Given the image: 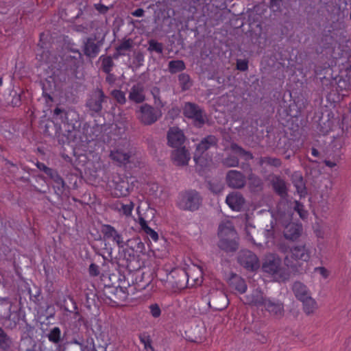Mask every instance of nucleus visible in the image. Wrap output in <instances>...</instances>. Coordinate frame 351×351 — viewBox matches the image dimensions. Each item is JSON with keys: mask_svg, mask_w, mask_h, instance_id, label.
<instances>
[{"mask_svg": "<svg viewBox=\"0 0 351 351\" xmlns=\"http://www.w3.org/2000/svg\"><path fill=\"white\" fill-rule=\"evenodd\" d=\"M272 217L276 218V223H281L282 225H285L287 220L291 217L289 214L282 213L280 210L276 214L272 213Z\"/></svg>", "mask_w": 351, "mask_h": 351, "instance_id": "473e14b6", "label": "nucleus"}, {"mask_svg": "<svg viewBox=\"0 0 351 351\" xmlns=\"http://www.w3.org/2000/svg\"><path fill=\"white\" fill-rule=\"evenodd\" d=\"M138 223L141 229L149 236L154 241H157L158 239V233L148 226L147 221L142 217H138Z\"/></svg>", "mask_w": 351, "mask_h": 351, "instance_id": "393cba45", "label": "nucleus"}, {"mask_svg": "<svg viewBox=\"0 0 351 351\" xmlns=\"http://www.w3.org/2000/svg\"><path fill=\"white\" fill-rule=\"evenodd\" d=\"M262 164L267 163L274 167H278L280 165V161L277 158H267L261 160Z\"/></svg>", "mask_w": 351, "mask_h": 351, "instance_id": "37998d69", "label": "nucleus"}, {"mask_svg": "<svg viewBox=\"0 0 351 351\" xmlns=\"http://www.w3.org/2000/svg\"><path fill=\"white\" fill-rule=\"evenodd\" d=\"M337 89L339 91L351 90V74L346 75L345 77L339 79Z\"/></svg>", "mask_w": 351, "mask_h": 351, "instance_id": "bb28decb", "label": "nucleus"}, {"mask_svg": "<svg viewBox=\"0 0 351 351\" xmlns=\"http://www.w3.org/2000/svg\"><path fill=\"white\" fill-rule=\"evenodd\" d=\"M294 209L302 219H305L307 217V211L304 210V206L299 202H295Z\"/></svg>", "mask_w": 351, "mask_h": 351, "instance_id": "e433bc0d", "label": "nucleus"}, {"mask_svg": "<svg viewBox=\"0 0 351 351\" xmlns=\"http://www.w3.org/2000/svg\"><path fill=\"white\" fill-rule=\"evenodd\" d=\"M222 298L226 300V297L224 295H222Z\"/></svg>", "mask_w": 351, "mask_h": 351, "instance_id": "e2e57ef3", "label": "nucleus"}, {"mask_svg": "<svg viewBox=\"0 0 351 351\" xmlns=\"http://www.w3.org/2000/svg\"><path fill=\"white\" fill-rule=\"evenodd\" d=\"M275 191L281 196H283L286 192V186L285 182L282 180H277L274 183Z\"/></svg>", "mask_w": 351, "mask_h": 351, "instance_id": "f704fd0d", "label": "nucleus"}, {"mask_svg": "<svg viewBox=\"0 0 351 351\" xmlns=\"http://www.w3.org/2000/svg\"><path fill=\"white\" fill-rule=\"evenodd\" d=\"M326 165L329 167H334L336 166L337 162L335 161H330V160H325Z\"/></svg>", "mask_w": 351, "mask_h": 351, "instance_id": "864d4df0", "label": "nucleus"}, {"mask_svg": "<svg viewBox=\"0 0 351 351\" xmlns=\"http://www.w3.org/2000/svg\"><path fill=\"white\" fill-rule=\"evenodd\" d=\"M149 49L160 53L162 52V46L160 43L152 40L149 42Z\"/></svg>", "mask_w": 351, "mask_h": 351, "instance_id": "a19ab883", "label": "nucleus"}, {"mask_svg": "<svg viewBox=\"0 0 351 351\" xmlns=\"http://www.w3.org/2000/svg\"><path fill=\"white\" fill-rule=\"evenodd\" d=\"M132 45V40L130 39L123 40L119 46L117 47V52L118 55H124V52L129 50Z\"/></svg>", "mask_w": 351, "mask_h": 351, "instance_id": "c756f323", "label": "nucleus"}, {"mask_svg": "<svg viewBox=\"0 0 351 351\" xmlns=\"http://www.w3.org/2000/svg\"><path fill=\"white\" fill-rule=\"evenodd\" d=\"M184 114L186 117L192 119L195 124L198 126L202 125L204 122L202 112L193 104L187 103L184 105Z\"/></svg>", "mask_w": 351, "mask_h": 351, "instance_id": "6e6552de", "label": "nucleus"}, {"mask_svg": "<svg viewBox=\"0 0 351 351\" xmlns=\"http://www.w3.org/2000/svg\"><path fill=\"white\" fill-rule=\"evenodd\" d=\"M161 115L162 112L160 110H156L151 106L144 104L140 108L138 117L145 125H151L161 117Z\"/></svg>", "mask_w": 351, "mask_h": 351, "instance_id": "0eeeda50", "label": "nucleus"}, {"mask_svg": "<svg viewBox=\"0 0 351 351\" xmlns=\"http://www.w3.org/2000/svg\"><path fill=\"white\" fill-rule=\"evenodd\" d=\"M293 291L295 297L299 300H304L305 297L311 295L306 286L300 282H296L293 286Z\"/></svg>", "mask_w": 351, "mask_h": 351, "instance_id": "4be33fe9", "label": "nucleus"}, {"mask_svg": "<svg viewBox=\"0 0 351 351\" xmlns=\"http://www.w3.org/2000/svg\"><path fill=\"white\" fill-rule=\"evenodd\" d=\"M143 245V243L140 241L138 238H132L127 239L125 241V246L132 248L133 250H135L136 246L137 248H141Z\"/></svg>", "mask_w": 351, "mask_h": 351, "instance_id": "72a5a7b5", "label": "nucleus"}, {"mask_svg": "<svg viewBox=\"0 0 351 351\" xmlns=\"http://www.w3.org/2000/svg\"><path fill=\"white\" fill-rule=\"evenodd\" d=\"M185 64L182 60H172L169 63V71L172 73H176L184 70Z\"/></svg>", "mask_w": 351, "mask_h": 351, "instance_id": "c85d7f7f", "label": "nucleus"}, {"mask_svg": "<svg viewBox=\"0 0 351 351\" xmlns=\"http://www.w3.org/2000/svg\"><path fill=\"white\" fill-rule=\"evenodd\" d=\"M37 167L40 170L43 171L48 176L53 177L54 173L53 171L51 169L47 167L45 164L38 163Z\"/></svg>", "mask_w": 351, "mask_h": 351, "instance_id": "c03bdc74", "label": "nucleus"}, {"mask_svg": "<svg viewBox=\"0 0 351 351\" xmlns=\"http://www.w3.org/2000/svg\"><path fill=\"white\" fill-rule=\"evenodd\" d=\"M264 235L266 239V243L269 245V243H274V239L275 237V230L273 225V221L271 222L270 228H266L264 230Z\"/></svg>", "mask_w": 351, "mask_h": 351, "instance_id": "2f4dec72", "label": "nucleus"}, {"mask_svg": "<svg viewBox=\"0 0 351 351\" xmlns=\"http://www.w3.org/2000/svg\"><path fill=\"white\" fill-rule=\"evenodd\" d=\"M231 149L234 154L236 155V156H234L232 158H226L225 160L224 163L230 167H234L237 166L239 163V159L238 157H244L245 160H249L252 158V156L250 153L246 152L244 151L241 147L237 146L235 144H233L231 145Z\"/></svg>", "mask_w": 351, "mask_h": 351, "instance_id": "4468645a", "label": "nucleus"}, {"mask_svg": "<svg viewBox=\"0 0 351 351\" xmlns=\"http://www.w3.org/2000/svg\"><path fill=\"white\" fill-rule=\"evenodd\" d=\"M179 81L182 85L184 89H186L190 86V78L188 75L181 74L179 75Z\"/></svg>", "mask_w": 351, "mask_h": 351, "instance_id": "ea45409f", "label": "nucleus"}, {"mask_svg": "<svg viewBox=\"0 0 351 351\" xmlns=\"http://www.w3.org/2000/svg\"><path fill=\"white\" fill-rule=\"evenodd\" d=\"M154 99H155V104L158 106H162V102L160 100L159 98H157L156 96H154Z\"/></svg>", "mask_w": 351, "mask_h": 351, "instance_id": "4d7b16f0", "label": "nucleus"}, {"mask_svg": "<svg viewBox=\"0 0 351 351\" xmlns=\"http://www.w3.org/2000/svg\"><path fill=\"white\" fill-rule=\"evenodd\" d=\"M110 157L113 160L117 161L119 164H125L128 161L130 156L128 152V149L124 147L123 148L111 151Z\"/></svg>", "mask_w": 351, "mask_h": 351, "instance_id": "6ab92c4d", "label": "nucleus"}, {"mask_svg": "<svg viewBox=\"0 0 351 351\" xmlns=\"http://www.w3.org/2000/svg\"><path fill=\"white\" fill-rule=\"evenodd\" d=\"M112 95L119 104H124L125 102V93L121 90H114L112 92Z\"/></svg>", "mask_w": 351, "mask_h": 351, "instance_id": "58836bf2", "label": "nucleus"}, {"mask_svg": "<svg viewBox=\"0 0 351 351\" xmlns=\"http://www.w3.org/2000/svg\"><path fill=\"white\" fill-rule=\"evenodd\" d=\"M11 340L6 335L2 328H0V348L5 350L10 347Z\"/></svg>", "mask_w": 351, "mask_h": 351, "instance_id": "7c9ffc66", "label": "nucleus"}, {"mask_svg": "<svg viewBox=\"0 0 351 351\" xmlns=\"http://www.w3.org/2000/svg\"><path fill=\"white\" fill-rule=\"evenodd\" d=\"M115 208L123 215L125 216H130L134 209V204L132 202H129L126 204H123L117 202L114 204Z\"/></svg>", "mask_w": 351, "mask_h": 351, "instance_id": "a878e982", "label": "nucleus"}, {"mask_svg": "<svg viewBox=\"0 0 351 351\" xmlns=\"http://www.w3.org/2000/svg\"><path fill=\"white\" fill-rule=\"evenodd\" d=\"M221 189L222 187L220 184H217L216 187L215 188L210 186V190L215 193L220 192Z\"/></svg>", "mask_w": 351, "mask_h": 351, "instance_id": "603ef678", "label": "nucleus"}, {"mask_svg": "<svg viewBox=\"0 0 351 351\" xmlns=\"http://www.w3.org/2000/svg\"><path fill=\"white\" fill-rule=\"evenodd\" d=\"M280 259L276 256L268 258L263 265L264 271L271 274L278 281H284L287 278V274H283L280 268Z\"/></svg>", "mask_w": 351, "mask_h": 351, "instance_id": "423d86ee", "label": "nucleus"}, {"mask_svg": "<svg viewBox=\"0 0 351 351\" xmlns=\"http://www.w3.org/2000/svg\"><path fill=\"white\" fill-rule=\"evenodd\" d=\"M311 258V252L305 245H296L290 250L285 258V263L289 267L295 268L300 262H307Z\"/></svg>", "mask_w": 351, "mask_h": 351, "instance_id": "20e7f679", "label": "nucleus"}, {"mask_svg": "<svg viewBox=\"0 0 351 351\" xmlns=\"http://www.w3.org/2000/svg\"><path fill=\"white\" fill-rule=\"evenodd\" d=\"M190 158V154L185 147H178L172 154V159L177 165H186Z\"/></svg>", "mask_w": 351, "mask_h": 351, "instance_id": "f3484780", "label": "nucleus"}, {"mask_svg": "<svg viewBox=\"0 0 351 351\" xmlns=\"http://www.w3.org/2000/svg\"><path fill=\"white\" fill-rule=\"evenodd\" d=\"M227 182L230 187L241 188L245 185L244 176L239 171L232 170L227 174Z\"/></svg>", "mask_w": 351, "mask_h": 351, "instance_id": "2eb2a0df", "label": "nucleus"}, {"mask_svg": "<svg viewBox=\"0 0 351 351\" xmlns=\"http://www.w3.org/2000/svg\"><path fill=\"white\" fill-rule=\"evenodd\" d=\"M104 98V95L102 90L97 89L91 94L86 103V106L90 110L99 112L102 108Z\"/></svg>", "mask_w": 351, "mask_h": 351, "instance_id": "f8f14e48", "label": "nucleus"}, {"mask_svg": "<svg viewBox=\"0 0 351 351\" xmlns=\"http://www.w3.org/2000/svg\"><path fill=\"white\" fill-rule=\"evenodd\" d=\"M217 140L214 136H208L197 145L194 154V160L196 168L199 173L204 171V168L209 167L212 163V160L206 158L204 152L211 147L215 146Z\"/></svg>", "mask_w": 351, "mask_h": 351, "instance_id": "7ed1b4c3", "label": "nucleus"}, {"mask_svg": "<svg viewBox=\"0 0 351 351\" xmlns=\"http://www.w3.org/2000/svg\"><path fill=\"white\" fill-rule=\"evenodd\" d=\"M168 145L174 148L181 147L185 141L183 132L177 127L171 128L167 133Z\"/></svg>", "mask_w": 351, "mask_h": 351, "instance_id": "1a4fd4ad", "label": "nucleus"}, {"mask_svg": "<svg viewBox=\"0 0 351 351\" xmlns=\"http://www.w3.org/2000/svg\"><path fill=\"white\" fill-rule=\"evenodd\" d=\"M49 341L53 343H58L61 341V330L58 327L53 328L47 335Z\"/></svg>", "mask_w": 351, "mask_h": 351, "instance_id": "cd10ccee", "label": "nucleus"}, {"mask_svg": "<svg viewBox=\"0 0 351 351\" xmlns=\"http://www.w3.org/2000/svg\"><path fill=\"white\" fill-rule=\"evenodd\" d=\"M177 204L179 208L183 210H197L200 204L199 196L195 191L180 193L178 196Z\"/></svg>", "mask_w": 351, "mask_h": 351, "instance_id": "39448f33", "label": "nucleus"}, {"mask_svg": "<svg viewBox=\"0 0 351 351\" xmlns=\"http://www.w3.org/2000/svg\"><path fill=\"white\" fill-rule=\"evenodd\" d=\"M180 112V110L178 108H172V110L171 111H169V114L171 115H173V114H175V115H178Z\"/></svg>", "mask_w": 351, "mask_h": 351, "instance_id": "6e6d98bb", "label": "nucleus"}, {"mask_svg": "<svg viewBox=\"0 0 351 351\" xmlns=\"http://www.w3.org/2000/svg\"><path fill=\"white\" fill-rule=\"evenodd\" d=\"M219 246L226 251H234L238 247L237 233L229 220L223 221L219 227Z\"/></svg>", "mask_w": 351, "mask_h": 351, "instance_id": "f03ea898", "label": "nucleus"}, {"mask_svg": "<svg viewBox=\"0 0 351 351\" xmlns=\"http://www.w3.org/2000/svg\"><path fill=\"white\" fill-rule=\"evenodd\" d=\"M247 302L258 308L264 307L273 316H281L283 314L282 303L270 298H264L263 293L259 290H256L252 294L247 295Z\"/></svg>", "mask_w": 351, "mask_h": 351, "instance_id": "f257e3e1", "label": "nucleus"}, {"mask_svg": "<svg viewBox=\"0 0 351 351\" xmlns=\"http://www.w3.org/2000/svg\"><path fill=\"white\" fill-rule=\"evenodd\" d=\"M129 98L136 103L143 102L145 100L143 86L141 84L133 86L130 92Z\"/></svg>", "mask_w": 351, "mask_h": 351, "instance_id": "aec40b11", "label": "nucleus"}, {"mask_svg": "<svg viewBox=\"0 0 351 351\" xmlns=\"http://www.w3.org/2000/svg\"><path fill=\"white\" fill-rule=\"evenodd\" d=\"M312 154L315 156H317L318 155V152L316 149H313L312 150Z\"/></svg>", "mask_w": 351, "mask_h": 351, "instance_id": "052dcab7", "label": "nucleus"}, {"mask_svg": "<svg viewBox=\"0 0 351 351\" xmlns=\"http://www.w3.org/2000/svg\"><path fill=\"white\" fill-rule=\"evenodd\" d=\"M144 14V10L141 8L136 9L132 12V15L136 17H141Z\"/></svg>", "mask_w": 351, "mask_h": 351, "instance_id": "8fccbe9b", "label": "nucleus"}, {"mask_svg": "<svg viewBox=\"0 0 351 351\" xmlns=\"http://www.w3.org/2000/svg\"><path fill=\"white\" fill-rule=\"evenodd\" d=\"M112 65V60L111 58L107 57L103 59L102 66L103 69L105 72L108 73L110 71V68Z\"/></svg>", "mask_w": 351, "mask_h": 351, "instance_id": "79ce46f5", "label": "nucleus"}, {"mask_svg": "<svg viewBox=\"0 0 351 351\" xmlns=\"http://www.w3.org/2000/svg\"><path fill=\"white\" fill-rule=\"evenodd\" d=\"M57 180L59 181L60 183H62V180L60 178H59L58 176H57Z\"/></svg>", "mask_w": 351, "mask_h": 351, "instance_id": "680f3d73", "label": "nucleus"}, {"mask_svg": "<svg viewBox=\"0 0 351 351\" xmlns=\"http://www.w3.org/2000/svg\"><path fill=\"white\" fill-rule=\"evenodd\" d=\"M315 271L318 272L325 279L329 276L330 274V271L324 267H315Z\"/></svg>", "mask_w": 351, "mask_h": 351, "instance_id": "a18cd8bd", "label": "nucleus"}, {"mask_svg": "<svg viewBox=\"0 0 351 351\" xmlns=\"http://www.w3.org/2000/svg\"><path fill=\"white\" fill-rule=\"evenodd\" d=\"M1 84H2V80L0 79V85H1Z\"/></svg>", "mask_w": 351, "mask_h": 351, "instance_id": "0e129e2a", "label": "nucleus"}, {"mask_svg": "<svg viewBox=\"0 0 351 351\" xmlns=\"http://www.w3.org/2000/svg\"><path fill=\"white\" fill-rule=\"evenodd\" d=\"M125 190L124 191H121V195H126L128 192V188L127 187H125Z\"/></svg>", "mask_w": 351, "mask_h": 351, "instance_id": "bf43d9fd", "label": "nucleus"}, {"mask_svg": "<svg viewBox=\"0 0 351 351\" xmlns=\"http://www.w3.org/2000/svg\"><path fill=\"white\" fill-rule=\"evenodd\" d=\"M184 272L188 282L191 280L193 282V285L202 284L203 278V268L202 266L192 264Z\"/></svg>", "mask_w": 351, "mask_h": 351, "instance_id": "ddd939ff", "label": "nucleus"}, {"mask_svg": "<svg viewBox=\"0 0 351 351\" xmlns=\"http://www.w3.org/2000/svg\"><path fill=\"white\" fill-rule=\"evenodd\" d=\"M149 313L154 318H158L161 315V309L158 304H152L149 306Z\"/></svg>", "mask_w": 351, "mask_h": 351, "instance_id": "c9c22d12", "label": "nucleus"}, {"mask_svg": "<svg viewBox=\"0 0 351 351\" xmlns=\"http://www.w3.org/2000/svg\"><path fill=\"white\" fill-rule=\"evenodd\" d=\"M226 202L228 206L234 211H240L245 202L243 196L237 192L229 194L226 197Z\"/></svg>", "mask_w": 351, "mask_h": 351, "instance_id": "dca6fc26", "label": "nucleus"}, {"mask_svg": "<svg viewBox=\"0 0 351 351\" xmlns=\"http://www.w3.org/2000/svg\"><path fill=\"white\" fill-rule=\"evenodd\" d=\"M77 165L84 166L87 163V156L84 154L79 155L77 157Z\"/></svg>", "mask_w": 351, "mask_h": 351, "instance_id": "09e8293b", "label": "nucleus"}, {"mask_svg": "<svg viewBox=\"0 0 351 351\" xmlns=\"http://www.w3.org/2000/svg\"><path fill=\"white\" fill-rule=\"evenodd\" d=\"M302 226L298 223H289L285 226L284 235L287 239L295 240L301 234Z\"/></svg>", "mask_w": 351, "mask_h": 351, "instance_id": "a211bd4d", "label": "nucleus"}, {"mask_svg": "<svg viewBox=\"0 0 351 351\" xmlns=\"http://www.w3.org/2000/svg\"><path fill=\"white\" fill-rule=\"evenodd\" d=\"M250 180L252 182V184H254L255 186H258L261 184L260 180L254 176H251L250 178Z\"/></svg>", "mask_w": 351, "mask_h": 351, "instance_id": "3c124183", "label": "nucleus"}, {"mask_svg": "<svg viewBox=\"0 0 351 351\" xmlns=\"http://www.w3.org/2000/svg\"><path fill=\"white\" fill-rule=\"evenodd\" d=\"M89 273L93 276H97L99 274V267L94 263L90 264L89 267Z\"/></svg>", "mask_w": 351, "mask_h": 351, "instance_id": "49530a36", "label": "nucleus"}, {"mask_svg": "<svg viewBox=\"0 0 351 351\" xmlns=\"http://www.w3.org/2000/svg\"><path fill=\"white\" fill-rule=\"evenodd\" d=\"M239 261L243 267L250 270L256 269L258 265L257 256L250 251H243L239 256Z\"/></svg>", "mask_w": 351, "mask_h": 351, "instance_id": "9b49d317", "label": "nucleus"}, {"mask_svg": "<svg viewBox=\"0 0 351 351\" xmlns=\"http://www.w3.org/2000/svg\"><path fill=\"white\" fill-rule=\"evenodd\" d=\"M235 288L239 292L243 293L245 292L247 289V286L245 281L243 279L237 278L235 279Z\"/></svg>", "mask_w": 351, "mask_h": 351, "instance_id": "4c0bfd02", "label": "nucleus"}, {"mask_svg": "<svg viewBox=\"0 0 351 351\" xmlns=\"http://www.w3.org/2000/svg\"><path fill=\"white\" fill-rule=\"evenodd\" d=\"M101 43H95L92 38H88L84 45V53L87 56L95 57L99 51Z\"/></svg>", "mask_w": 351, "mask_h": 351, "instance_id": "412c9836", "label": "nucleus"}, {"mask_svg": "<svg viewBox=\"0 0 351 351\" xmlns=\"http://www.w3.org/2000/svg\"><path fill=\"white\" fill-rule=\"evenodd\" d=\"M95 6H96L97 10L101 12H105L108 10V8L106 7L103 6V5H95Z\"/></svg>", "mask_w": 351, "mask_h": 351, "instance_id": "5fc2aeb1", "label": "nucleus"}, {"mask_svg": "<svg viewBox=\"0 0 351 351\" xmlns=\"http://www.w3.org/2000/svg\"><path fill=\"white\" fill-rule=\"evenodd\" d=\"M293 184L296 189L298 194L300 197H304L306 195V189L303 181V178L300 173H295L293 176Z\"/></svg>", "mask_w": 351, "mask_h": 351, "instance_id": "5701e85b", "label": "nucleus"}, {"mask_svg": "<svg viewBox=\"0 0 351 351\" xmlns=\"http://www.w3.org/2000/svg\"><path fill=\"white\" fill-rule=\"evenodd\" d=\"M101 231L105 238L112 240L120 248L125 247V240L112 226L104 225Z\"/></svg>", "mask_w": 351, "mask_h": 351, "instance_id": "9d476101", "label": "nucleus"}, {"mask_svg": "<svg viewBox=\"0 0 351 351\" xmlns=\"http://www.w3.org/2000/svg\"><path fill=\"white\" fill-rule=\"evenodd\" d=\"M61 112H62V110L60 108H56L55 110H54V114L55 115H58Z\"/></svg>", "mask_w": 351, "mask_h": 351, "instance_id": "13d9d810", "label": "nucleus"}, {"mask_svg": "<svg viewBox=\"0 0 351 351\" xmlns=\"http://www.w3.org/2000/svg\"><path fill=\"white\" fill-rule=\"evenodd\" d=\"M300 301L302 302L304 311L308 315L314 313L317 308L316 301L311 295L305 297Z\"/></svg>", "mask_w": 351, "mask_h": 351, "instance_id": "b1692460", "label": "nucleus"}, {"mask_svg": "<svg viewBox=\"0 0 351 351\" xmlns=\"http://www.w3.org/2000/svg\"><path fill=\"white\" fill-rule=\"evenodd\" d=\"M237 69L241 71H245L247 69V62L244 60H237Z\"/></svg>", "mask_w": 351, "mask_h": 351, "instance_id": "de8ad7c7", "label": "nucleus"}]
</instances>
